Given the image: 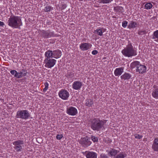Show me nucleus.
Here are the masks:
<instances>
[{"label":"nucleus","instance_id":"nucleus-1","mask_svg":"<svg viewBox=\"0 0 158 158\" xmlns=\"http://www.w3.org/2000/svg\"><path fill=\"white\" fill-rule=\"evenodd\" d=\"M91 128L93 130L99 131L101 129L104 128V125L106 122V120H101L98 118H94L90 120Z\"/></svg>","mask_w":158,"mask_h":158},{"label":"nucleus","instance_id":"nucleus-2","mask_svg":"<svg viewBox=\"0 0 158 158\" xmlns=\"http://www.w3.org/2000/svg\"><path fill=\"white\" fill-rule=\"evenodd\" d=\"M8 25L13 28L20 29L22 23L20 17L13 15L8 19Z\"/></svg>","mask_w":158,"mask_h":158},{"label":"nucleus","instance_id":"nucleus-3","mask_svg":"<svg viewBox=\"0 0 158 158\" xmlns=\"http://www.w3.org/2000/svg\"><path fill=\"white\" fill-rule=\"evenodd\" d=\"M122 53L124 56L128 57L137 55L136 51L134 49L131 43L129 44L123 49Z\"/></svg>","mask_w":158,"mask_h":158},{"label":"nucleus","instance_id":"nucleus-4","mask_svg":"<svg viewBox=\"0 0 158 158\" xmlns=\"http://www.w3.org/2000/svg\"><path fill=\"white\" fill-rule=\"evenodd\" d=\"M17 118H20L27 120L31 117V114L27 110H19L15 116Z\"/></svg>","mask_w":158,"mask_h":158},{"label":"nucleus","instance_id":"nucleus-5","mask_svg":"<svg viewBox=\"0 0 158 158\" xmlns=\"http://www.w3.org/2000/svg\"><path fill=\"white\" fill-rule=\"evenodd\" d=\"M40 34L41 36L45 38H48L51 37H55L56 35L54 34L53 32H51L49 30L40 31Z\"/></svg>","mask_w":158,"mask_h":158},{"label":"nucleus","instance_id":"nucleus-6","mask_svg":"<svg viewBox=\"0 0 158 158\" xmlns=\"http://www.w3.org/2000/svg\"><path fill=\"white\" fill-rule=\"evenodd\" d=\"M79 143L85 148L88 147L92 143V142L90 141V138L87 136L81 138L80 140Z\"/></svg>","mask_w":158,"mask_h":158},{"label":"nucleus","instance_id":"nucleus-7","mask_svg":"<svg viewBox=\"0 0 158 158\" xmlns=\"http://www.w3.org/2000/svg\"><path fill=\"white\" fill-rule=\"evenodd\" d=\"M24 141L22 140H18L13 142V144L14 145V148L16 150L17 152H21L22 150L21 145L24 144Z\"/></svg>","mask_w":158,"mask_h":158},{"label":"nucleus","instance_id":"nucleus-8","mask_svg":"<svg viewBox=\"0 0 158 158\" xmlns=\"http://www.w3.org/2000/svg\"><path fill=\"white\" fill-rule=\"evenodd\" d=\"M56 60L53 59H45L44 63L45 64V66L48 68L52 67L55 64Z\"/></svg>","mask_w":158,"mask_h":158},{"label":"nucleus","instance_id":"nucleus-9","mask_svg":"<svg viewBox=\"0 0 158 158\" xmlns=\"http://www.w3.org/2000/svg\"><path fill=\"white\" fill-rule=\"evenodd\" d=\"M66 113L69 115L74 116L77 114L78 112L76 108L71 106L67 108Z\"/></svg>","mask_w":158,"mask_h":158},{"label":"nucleus","instance_id":"nucleus-10","mask_svg":"<svg viewBox=\"0 0 158 158\" xmlns=\"http://www.w3.org/2000/svg\"><path fill=\"white\" fill-rule=\"evenodd\" d=\"M59 95L62 99L66 100L69 96V94L67 90L61 89L59 93Z\"/></svg>","mask_w":158,"mask_h":158},{"label":"nucleus","instance_id":"nucleus-11","mask_svg":"<svg viewBox=\"0 0 158 158\" xmlns=\"http://www.w3.org/2000/svg\"><path fill=\"white\" fill-rule=\"evenodd\" d=\"M92 46V45L88 43H81L80 46V49L83 51L87 50L90 49Z\"/></svg>","mask_w":158,"mask_h":158},{"label":"nucleus","instance_id":"nucleus-12","mask_svg":"<svg viewBox=\"0 0 158 158\" xmlns=\"http://www.w3.org/2000/svg\"><path fill=\"white\" fill-rule=\"evenodd\" d=\"M82 83L81 81H76L74 82L73 84V88L75 90H79L82 85Z\"/></svg>","mask_w":158,"mask_h":158},{"label":"nucleus","instance_id":"nucleus-13","mask_svg":"<svg viewBox=\"0 0 158 158\" xmlns=\"http://www.w3.org/2000/svg\"><path fill=\"white\" fill-rule=\"evenodd\" d=\"M146 70V67L144 65H141L140 63L137 69H136V71L138 72L139 73L143 74L145 72Z\"/></svg>","mask_w":158,"mask_h":158},{"label":"nucleus","instance_id":"nucleus-14","mask_svg":"<svg viewBox=\"0 0 158 158\" xmlns=\"http://www.w3.org/2000/svg\"><path fill=\"white\" fill-rule=\"evenodd\" d=\"M85 153L87 158H97V154L95 152L86 151Z\"/></svg>","mask_w":158,"mask_h":158},{"label":"nucleus","instance_id":"nucleus-15","mask_svg":"<svg viewBox=\"0 0 158 158\" xmlns=\"http://www.w3.org/2000/svg\"><path fill=\"white\" fill-rule=\"evenodd\" d=\"M119 152V151H118L114 149L111 148L108 152V155L110 157L114 156V158L117 155V154Z\"/></svg>","mask_w":158,"mask_h":158},{"label":"nucleus","instance_id":"nucleus-16","mask_svg":"<svg viewBox=\"0 0 158 158\" xmlns=\"http://www.w3.org/2000/svg\"><path fill=\"white\" fill-rule=\"evenodd\" d=\"M53 58L58 59L60 58L61 55V52L59 49H56L52 51Z\"/></svg>","mask_w":158,"mask_h":158},{"label":"nucleus","instance_id":"nucleus-17","mask_svg":"<svg viewBox=\"0 0 158 158\" xmlns=\"http://www.w3.org/2000/svg\"><path fill=\"white\" fill-rule=\"evenodd\" d=\"M124 68L121 67L116 68L114 71V74L115 76L121 75L123 72Z\"/></svg>","mask_w":158,"mask_h":158},{"label":"nucleus","instance_id":"nucleus-18","mask_svg":"<svg viewBox=\"0 0 158 158\" xmlns=\"http://www.w3.org/2000/svg\"><path fill=\"white\" fill-rule=\"evenodd\" d=\"M152 148L154 151L158 152V138L155 139L152 145Z\"/></svg>","mask_w":158,"mask_h":158},{"label":"nucleus","instance_id":"nucleus-19","mask_svg":"<svg viewBox=\"0 0 158 158\" xmlns=\"http://www.w3.org/2000/svg\"><path fill=\"white\" fill-rule=\"evenodd\" d=\"M45 56L46 57L45 59H49L53 58L52 51L48 50L45 53Z\"/></svg>","mask_w":158,"mask_h":158},{"label":"nucleus","instance_id":"nucleus-20","mask_svg":"<svg viewBox=\"0 0 158 158\" xmlns=\"http://www.w3.org/2000/svg\"><path fill=\"white\" fill-rule=\"evenodd\" d=\"M131 77V75L128 73H125L122 75L120 77L122 80H128Z\"/></svg>","mask_w":158,"mask_h":158},{"label":"nucleus","instance_id":"nucleus-21","mask_svg":"<svg viewBox=\"0 0 158 158\" xmlns=\"http://www.w3.org/2000/svg\"><path fill=\"white\" fill-rule=\"evenodd\" d=\"M27 72L26 69H23L20 72H18V74L19 76H21L20 77H18V78H20L23 77V76H26V74Z\"/></svg>","mask_w":158,"mask_h":158},{"label":"nucleus","instance_id":"nucleus-22","mask_svg":"<svg viewBox=\"0 0 158 158\" xmlns=\"http://www.w3.org/2000/svg\"><path fill=\"white\" fill-rule=\"evenodd\" d=\"M140 63L139 62L137 61H135L131 64L130 65L132 69H134L136 67V68L137 69V68L139 65Z\"/></svg>","mask_w":158,"mask_h":158},{"label":"nucleus","instance_id":"nucleus-23","mask_svg":"<svg viewBox=\"0 0 158 158\" xmlns=\"http://www.w3.org/2000/svg\"><path fill=\"white\" fill-rule=\"evenodd\" d=\"M137 26V23L133 21H131L130 23L128 25V28H135Z\"/></svg>","mask_w":158,"mask_h":158},{"label":"nucleus","instance_id":"nucleus-24","mask_svg":"<svg viewBox=\"0 0 158 158\" xmlns=\"http://www.w3.org/2000/svg\"><path fill=\"white\" fill-rule=\"evenodd\" d=\"M105 31L104 30V29H103V31H102V30L101 29H97L96 30H95L94 33L95 34H97L98 35L102 36L103 35L102 33L104 31Z\"/></svg>","mask_w":158,"mask_h":158},{"label":"nucleus","instance_id":"nucleus-25","mask_svg":"<svg viewBox=\"0 0 158 158\" xmlns=\"http://www.w3.org/2000/svg\"><path fill=\"white\" fill-rule=\"evenodd\" d=\"M127 155V154L125 152H121L117 154L115 157V158H124Z\"/></svg>","mask_w":158,"mask_h":158},{"label":"nucleus","instance_id":"nucleus-26","mask_svg":"<svg viewBox=\"0 0 158 158\" xmlns=\"http://www.w3.org/2000/svg\"><path fill=\"white\" fill-rule=\"evenodd\" d=\"M86 102L85 105L86 106L88 107L91 106L93 103V100L91 99H87L86 100Z\"/></svg>","mask_w":158,"mask_h":158},{"label":"nucleus","instance_id":"nucleus-27","mask_svg":"<svg viewBox=\"0 0 158 158\" xmlns=\"http://www.w3.org/2000/svg\"><path fill=\"white\" fill-rule=\"evenodd\" d=\"M123 10V7L120 6H115L114 8V11L119 12H121V13H122L123 12V11H122V10Z\"/></svg>","mask_w":158,"mask_h":158},{"label":"nucleus","instance_id":"nucleus-28","mask_svg":"<svg viewBox=\"0 0 158 158\" xmlns=\"http://www.w3.org/2000/svg\"><path fill=\"white\" fill-rule=\"evenodd\" d=\"M152 95L153 98L158 99V89L153 90Z\"/></svg>","mask_w":158,"mask_h":158},{"label":"nucleus","instance_id":"nucleus-29","mask_svg":"<svg viewBox=\"0 0 158 158\" xmlns=\"http://www.w3.org/2000/svg\"><path fill=\"white\" fill-rule=\"evenodd\" d=\"M10 73L11 74L13 75H14V77L18 78V77H20L21 76H19L18 74V72L16 70H12L10 71Z\"/></svg>","mask_w":158,"mask_h":158},{"label":"nucleus","instance_id":"nucleus-30","mask_svg":"<svg viewBox=\"0 0 158 158\" xmlns=\"http://www.w3.org/2000/svg\"><path fill=\"white\" fill-rule=\"evenodd\" d=\"M152 39H158V30L154 31L152 34Z\"/></svg>","mask_w":158,"mask_h":158},{"label":"nucleus","instance_id":"nucleus-31","mask_svg":"<svg viewBox=\"0 0 158 158\" xmlns=\"http://www.w3.org/2000/svg\"><path fill=\"white\" fill-rule=\"evenodd\" d=\"M145 8L147 9H150L152 7V4L150 2L146 3L145 5Z\"/></svg>","mask_w":158,"mask_h":158},{"label":"nucleus","instance_id":"nucleus-32","mask_svg":"<svg viewBox=\"0 0 158 158\" xmlns=\"http://www.w3.org/2000/svg\"><path fill=\"white\" fill-rule=\"evenodd\" d=\"M100 3H103L104 4L108 3L111 2L112 0H99Z\"/></svg>","mask_w":158,"mask_h":158},{"label":"nucleus","instance_id":"nucleus-33","mask_svg":"<svg viewBox=\"0 0 158 158\" xmlns=\"http://www.w3.org/2000/svg\"><path fill=\"white\" fill-rule=\"evenodd\" d=\"M94 142H97L98 141V139L97 137H95L94 135H91V139Z\"/></svg>","mask_w":158,"mask_h":158},{"label":"nucleus","instance_id":"nucleus-34","mask_svg":"<svg viewBox=\"0 0 158 158\" xmlns=\"http://www.w3.org/2000/svg\"><path fill=\"white\" fill-rule=\"evenodd\" d=\"M51 9V7L48 6H46L44 9V11L45 12H49L50 11Z\"/></svg>","mask_w":158,"mask_h":158},{"label":"nucleus","instance_id":"nucleus-35","mask_svg":"<svg viewBox=\"0 0 158 158\" xmlns=\"http://www.w3.org/2000/svg\"><path fill=\"white\" fill-rule=\"evenodd\" d=\"M147 33V32L146 31L144 30H141L139 31L138 32V34L139 35H142L144 34H145Z\"/></svg>","mask_w":158,"mask_h":158},{"label":"nucleus","instance_id":"nucleus-36","mask_svg":"<svg viewBox=\"0 0 158 158\" xmlns=\"http://www.w3.org/2000/svg\"><path fill=\"white\" fill-rule=\"evenodd\" d=\"M100 158H109V157L106 154L102 153L101 154Z\"/></svg>","mask_w":158,"mask_h":158},{"label":"nucleus","instance_id":"nucleus-37","mask_svg":"<svg viewBox=\"0 0 158 158\" xmlns=\"http://www.w3.org/2000/svg\"><path fill=\"white\" fill-rule=\"evenodd\" d=\"M44 85L45 86V88L43 89V91L45 92L48 88V84L47 82H46L44 83Z\"/></svg>","mask_w":158,"mask_h":158},{"label":"nucleus","instance_id":"nucleus-38","mask_svg":"<svg viewBox=\"0 0 158 158\" xmlns=\"http://www.w3.org/2000/svg\"><path fill=\"white\" fill-rule=\"evenodd\" d=\"M127 23H128V22L127 21H123V22H122V26L124 28L126 27L127 26Z\"/></svg>","mask_w":158,"mask_h":158},{"label":"nucleus","instance_id":"nucleus-39","mask_svg":"<svg viewBox=\"0 0 158 158\" xmlns=\"http://www.w3.org/2000/svg\"><path fill=\"white\" fill-rule=\"evenodd\" d=\"M67 75L70 78H72L73 77V73L70 71L68 72Z\"/></svg>","mask_w":158,"mask_h":158},{"label":"nucleus","instance_id":"nucleus-40","mask_svg":"<svg viewBox=\"0 0 158 158\" xmlns=\"http://www.w3.org/2000/svg\"><path fill=\"white\" fill-rule=\"evenodd\" d=\"M63 137V136L62 134H58L56 136V138L58 140H60Z\"/></svg>","mask_w":158,"mask_h":158},{"label":"nucleus","instance_id":"nucleus-41","mask_svg":"<svg viewBox=\"0 0 158 158\" xmlns=\"http://www.w3.org/2000/svg\"><path fill=\"white\" fill-rule=\"evenodd\" d=\"M135 138L138 139H141L143 137V136L142 135H140L137 134H136L135 135Z\"/></svg>","mask_w":158,"mask_h":158},{"label":"nucleus","instance_id":"nucleus-42","mask_svg":"<svg viewBox=\"0 0 158 158\" xmlns=\"http://www.w3.org/2000/svg\"><path fill=\"white\" fill-rule=\"evenodd\" d=\"M67 6L65 4H63L62 5L61 8L62 10H64L65 9Z\"/></svg>","mask_w":158,"mask_h":158},{"label":"nucleus","instance_id":"nucleus-43","mask_svg":"<svg viewBox=\"0 0 158 158\" xmlns=\"http://www.w3.org/2000/svg\"><path fill=\"white\" fill-rule=\"evenodd\" d=\"M98 53V52L96 50H93L92 52V54L94 55H96V54H97Z\"/></svg>","mask_w":158,"mask_h":158},{"label":"nucleus","instance_id":"nucleus-44","mask_svg":"<svg viewBox=\"0 0 158 158\" xmlns=\"http://www.w3.org/2000/svg\"><path fill=\"white\" fill-rule=\"evenodd\" d=\"M4 25V23L0 21V26H3Z\"/></svg>","mask_w":158,"mask_h":158},{"label":"nucleus","instance_id":"nucleus-45","mask_svg":"<svg viewBox=\"0 0 158 158\" xmlns=\"http://www.w3.org/2000/svg\"><path fill=\"white\" fill-rule=\"evenodd\" d=\"M153 88L155 89H158L157 88V86L156 85H154L153 86Z\"/></svg>","mask_w":158,"mask_h":158},{"label":"nucleus","instance_id":"nucleus-46","mask_svg":"<svg viewBox=\"0 0 158 158\" xmlns=\"http://www.w3.org/2000/svg\"><path fill=\"white\" fill-rule=\"evenodd\" d=\"M155 41H156V42H158V40H154Z\"/></svg>","mask_w":158,"mask_h":158},{"label":"nucleus","instance_id":"nucleus-47","mask_svg":"<svg viewBox=\"0 0 158 158\" xmlns=\"http://www.w3.org/2000/svg\"><path fill=\"white\" fill-rule=\"evenodd\" d=\"M153 18H154V19H155V18H156V17H155V16H154V17H153Z\"/></svg>","mask_w":158,"mask_h":158},{"label":"nucleus","instance_id":"nucleus-48","mask_svg":"<svg viewBox=\"0 0 158 158\" xmlns=\"http://www.w3.org/2000/svg\"><path fill=\"white\" fill-rule=\"evenodd\" d=\"M103 59H106V58L105 57H104V58H103Z\"/></svg>","mask_w":158,"mask_h":158}]
</instances>
